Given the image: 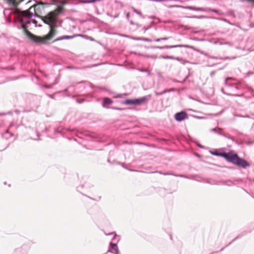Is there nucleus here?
I'll list each match as a JSON object with an SVG mask.
<instances>
[{"label": "nucleus", "mask_w": 254, "mask_h": 254, "mask_svg": "<svg viewBox=\"0 0 254 254\" xmlns=\"http://www.w3.org/2000/svg\"><path fill=\"white\" fill-rule=\"evenodd\" d=\"M62 11L63 7L60 6L57 7L55 10L50 12L44 16L43 21L45 23L50 26L51 30L44 38H42L44 40L43 43L44 42L45 40H51L56 35V30H55V28L56 27V23L57 20V17ZM40 43H42V42Z\"/></svg>", "instance_id": "1"}, {"label": "nucleus", "mask_w": 254, "mask_h": 254, "mask_svg": "<svg viewBox=\"0 0 254 254\" xmlns=\"http://www.w3.org/2000/svg\"><path fill=\"white\" fill-rule=\"evenodd\" d=\"M222 156L227 161L239 167L246 168L250 166L247 161L240 158L237 154H225Z\"/></svg>", "instance_id": "2"}, {"label": "nucleus", "mask_w": 254, "mask_h": 254, "mask_svg": "<svg viewBox=\"0 0 254 254\" xmlns=\"http://www.w3.org/2000/svg\"><path fill=\"white\" fill-rule=\"evenodd\" d=\"M26 24L25 23H22L21 27L24 30V32L25 34L32 41L35 42L36 43H40L41 42H43V39L40 37L37 36H35L33 35V34L31 33L27 28V27L26 26Z\"/></svg>", "instance_id": "3"}, {"label": "nucleus", "mask_w": 254, "mask_h": 254, "mask_svg": "<svg viewBox=\"0 0 254 254\" xmlns=\"http://www.w3.org/2000/svg\"><path fill=\"white\" fill-rule=\"evenodd\" d=\"M22 16L20 20L22 23H25L26 24L30 23L31 22L30 18H31L33 15L32 12L29 10H25L22 12Z\"/></svg>", "instance_id": "4"}, {"label": "nucleus", "mask_w": 254, "mask_h": 254, "mask_svg": "<svg viewBox=\"0 0 254 254\" xmlns=\"http://www.w3.org/2000/svg\"><path fill=\"white\" fill-rule=\"evenodd\" d=\"M175 119L178 122H181L188 118V114L185 111L176 113L174 116Z\"/></svg>", "instance_id": "5"}, {"label": "nucleus", "mask_w": 254, "mask_h": 254, "mask_svg": "<svg viewBox=\"0 0 254 254\" xmlns=\"http://www.w3.org/2000/svg\"><path fill=\"white\" fill-rule=\"evenodd\" d=\"M110 249H109L107 253L111 252L115 254H120L118 246L116 244H113L111 242L110 243Z\"/></svg>", "instance_id": "6"}, {"label": "nucleus", "mask_w": 254, "mask_h": 254, "mask_svg": "<svg viewBox=\"0 0 254 254\" xmlns=\"http://www.w3.org/2000/svg\"><path fill=\"white\" fill-rule=\"evenodd\" d=\"M182 47L192 48V47H190L189 46L178 45H174V46H165L164 47L155 46L154 47V48L160 49H171V48H177V47Z\"/></svg>", "instance_id": "7"}, {"label": "nucleus", "mask_w": 254, "mask_h": 254, "mask_svg": "<svg viewBox=\"0 0 254 254\" xmlns=\"http://www.w3.org/2000/svg\"><path fill=\"white\" fill-rule=\"evenodd\" d=\"M78 36H81V35H73V36H64L60 37V38H58V39L55 40L53 42H55L56 41H58L62 40H64V39H70L75 38Z\"/></svg>", "instance_id": "8"}, {"label": "nucleus", "mask_w": 254, "mask_h": 254, "mask_svg": "<svg viewBox=\"0 0 254 254\" xmlns=\"http://www.w3.org/2000/svg\"><path fill=\"white\" fill-rule=\"evenodd\" d=\"M112 100L110 98L107 97L105 98L102 103V106L104 108H107L108 106L112 103Z\"/></svg>", "instance_id": "9"}, {"label": "nucleus", "mask_w": 254, "mask_h": 254, "mask_svg": "<svg viewBox=\"0 0 254 254\" xmlns=\"http://www.w3.org/2000/svg\"><path fill=\"white\" fill-rule=\"evenodd\" d=\"M150 98V95H148L147 96H144V97H142L140 99V101H141V102L142 104L146 102L147 101H148Z\"/></svg>", "instance_id": "10"}, {"label": "nucleus", "mask_w": 254, "mask_h": 254, "mask_svg": "<svg viewBox=\"0 0 254 254\" xmlns=\"http://www.w3.org/2000/svg\"><path fill=\"white\" fill-rule=\"evenodd\" d=\"M187 9L193 10H196V11H203V9L202 8L200 7H192V6H188L187 7Z\"/></svg>", "instance_id": "11"}, {"label": "nucleus", "mask_w": 254, "mask_h": 254, "mask_svg": "<svg viewBox=\"0 0 254 254\" xmlns=\"http://www.w3.org/2000/svg\"><path fill=\"white\" fill-rule=\"evenodd\" d=\"M124 103L127 105H135L134 100L127 99L125 101Z\"/></svg>", "instance_id": "12"}, {"label": "nucleus", "mask_w": 254, "mask_h": 254, "mask_svg": "<svg viewBox=\"0 0 254 254\" xmlns=\"http://www.w3.org/2000/svg\"><path fill=\"white\" fill-rule=\"evenodd\" d=\"M105 234L106 235H112V234H114V237L113 238V240H115V239H116V237H118V238H119V236H117L114 232H112V233H106V232H105ZM120 240V238H118L117 240V242H118Z\"/></svg>", "instance_id": "13"}, {"label": "nucleus", "mask_w": 254, "mask_h": 254, "mask_svg": "<svg viewBox=\"0 0 254 254\" xmlns=\"http://www.w3.org/2000/svg\"><path fill=\"white\" fill-rule=\"evenodd\" d=\"M133 39L135 40H142V41H148V42H150L151 41L150 39H149L148 38H134Z\"/></svg>", "instance_id": "14"}, {"label": "nucleus", "mask_w": 254, "mask_h": 254, "mask_svg": "<svg viewBox=\"0 0 254 254\" xmlns=\"http://www.w3.org/2000/svg\"><path fill=\"white\" fill-rule=\"evenodd\" d=\"M221 130L220 128H214L211 129V131L215 132L217 133L218 134H220V132L219 131V130Z\"/></svg>", "instance_id": "15"}, {"label": "nucleus", "mask_w": 254, "mask_h": 254, "mask_svg": "<svg viewBox=\"0 0 254 254\" xmlns=\"http://www.w3.org/2000/svg\"><path fill=\"white\" fill-rule=\"evenodd\" d=\"M134 101L135 104L140 105L142 104L139 98L135 99Z\"/></svg>", "instance_id": "16"}, {"label": "nucleus", "mask_w": 254, "mask_h": 254, "mask_svg": "<svg viewBox=\"0 0 254 254\" xmlns=\"http://www.w3.org/2000/svg\"><path fill=\"white\" fill-rule=\"evenodd\" d=\"M163 58L165 59H175V58L173 57L168 56H166V57H163Z\"/></svg>", "instance_id": "17"}, {"label": "nucleus", "mask_w": 254, "mask_h": 254, "mask_svg": "<svg viewBox=\"0 0 254 254\" xmlns=\"http://www.w3.org/2000/svg\"><path fill=\"white\" fill-rule=\"evenodd\" d=\"M133 11H134L135 13H136V14H138V15H139L141 16V12H140V11H137L136 9H134V8H133Z\"/></svg>", "instance_id": "18"}, {"label": "nucleus", "mask_w": 254, "mask_h": 254, "mask_svg": "<svg viewBox=\"0 0 254 254\" xmlns=\"http://www.w3.org/2000/svg\"><path fill=\"white\" fill-rule=\"evenodd\" d=\"M212 154L213 155H217V156H222L223 157V155H224L225 154H226V153H223V154H219V153H212Z\"/></svg>", "instance_id": "19"}, {"label": "nucleus", "mask_w": 254, "mask_h": 254, "mask_svg": "<svg viewBox=\"0 0 254 254\" xmlns=\"http://www.w3.org/2000/svg\"><path fill=\"white\" fill-rule=\"evenodd\" d=\"M31 21H32V22L35 24V25H36L37 23V21L35 20V19H32L31 20Z\"/></svg>", "instance_id": "20"}, {"label": "nucleus", "mask_w": 254, "mask_h": 254, "mask_svg": "<svg viewBox=\"0 0 254 254\" xmlns=\"http://www.w3.org/2000/svg\"><path fill=\"white\" fill-rule=\"evenodd\" d=\"M126 16H127V19L128 20L129 18V13H127V15H126Z\"/></svg>", "instance_id": "21"}, {"label": "nucleus", "mask_w": 254, "mask_h": 254, "mask_svg": "<svg viewBox=\"0 0 254 254\" xmlns=\"http://www.w3.org/2000/svg\"><path fill=\"white\" fill-rule=\"evenodd\" d=\"M113 109H115V110H121V108H117V107H113Z\"/></svg>", "instance_id": "22"}, {"label": "nucleus", "mask_w": 254, "mask_h": 254, "mask_svg": "<svg viewBox=\"0 0 254 254\" xmlns=\"http://www.w3.org/2000/svg\"><path fill=\"white\" fill-rule=\"evenodd\" d=\"M155 41L156 42H159V41H162V39H161V38H158V39H157Z\"/></svg>", "instance_id": "23"}, {"label": "nucleus", "mask_w": 254, "mask_h": 254, "mask_svg": "<svg viewBox=\"0 0 254 254\" xmlns=\"http://www.w3.org/2000/svg\"><path fill=\"white\" fill-rule=\"evenodd\" d=\"M168 38H167V37H164V38H161L162 40H168Z\"/></svg>", "instance_id": "24"}, {"label": "nucleus", "mask_w": 254, "mask_h": 254, "mask_svg": "<svg viewBox=\"0 0 254 254\" xmlns=\"http://www.w3.org/2000/svg\"><path fill=\"white\" fill-rule=\"evenodd\" d=\"M174 59L177 60H178V61H182V59H180V58H175V59Z\"/></svg>", "instance_id": "25"}, {"label": "nucleus", "mask_w": 254, "mask_h": 254, "mask_svg": "<svg viewBox=\"0 0 254 254\" xmlns=\"http://www.w3.org/2000/svg\"><path fill=\"white\" fill-rule=\"evenodd\" d=\"M163 175H171V174H170L169 173H163Z\"/></svg>", "instance_id": "26"}, {"label": "nucleus", "mask_w": 254, "mask_h": 254, "mask_svg": "<svg viewBox=\"0 0 254 254\" xmlns=\"http://www.w3.org/2000/svg\"><path fill=\"white\" fill-rule=\"evenodd\" d=\"M154 173H159L160 174H163V173H162V172H159V171H156V172H154Z\"/></svg>", "instance_id": "27"}, {"label": "nucleus", "mask_w": 254, "mask_h": 254, "mask_svg": "<svg viewBox=\"0 0 254 254\" xmlns=\"http://www.w3.org/2000/svg\"><path fill=\"white\" fill-rule=\"evenodd\" d=\"M225 44H227V45L232 46V45L229 43H226Z\"/></svg>", "instance_id": "28"}, {"label": "nucleus", "mask_w": 254, "mask_h": 254, "mask_svg": "<svg viewBox=\"0 0 254 254\" xmlns=\"http://www.w3.org/2000/svg\"><path fill=\"white\" fill-rule=\"evenodd\" d=\"M141 71H142V72H144V71H145V72H146V71H147V70H141Z\"/></svg>", "instance_id": "29"}, {"label": "nucleus", "mask_w": 254, "mask_h": 254, "mask_svg": "<svg viewBox=\"0 0 254 254\" xmlns=\"http://www.w3.org/2000/svg\"><path fill=\"white\" fill-rule=\"evenodd\" d=\"M147 57H151V58H153V57H152V56H147Z\"/></svg>", "instance_id": "30"}, {"label": "nucleus", "mask_w": 254, "mask_h": 254, "mask_svg": "<svg viewBox=\"0 0 254 254\" xmlns=\"http://www.w3.org/2000/svg\"><path fill=\"white\" fill-rule=\"evenodd\" d=\"M130 23H131V24H133V22H132V21H130Z\"/></svg>", "instance_id": "31"}]
</instances>
